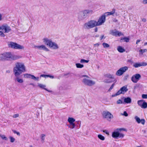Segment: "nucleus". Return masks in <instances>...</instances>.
Segmentation results:
<instances>
[{"mask_svg": "<svg viewBox=\"0 0 147 147\" xmlns=\"http://www.w3.org/2000/svg\"><path fill=\"white\" fill-rule=\"evenodd\" d=\"M21 57L20 56L13 55L10 52H5L0 54V60L1 61H11Z\"/></svg>", "mask_w": 147, "mask_h": 147, "instance_id": "nucleus-1", "label": "nucleus"}, {"mask_svg": "<svg viewBox=\"0 0 147 147\" xmlns=\"http://www.w3.org/2000/svg\"><path fill=\"white\" fill-rule=\"evenodd\" d=\"M43 41L45 44L53 49H56L59 48L58 45L55 42H53L50 39L44 38L43 39Z\"/></svg>", "mask_w": 147, "mask_h": 147, "instance_id": "nucleus-2", "label": "nucleus"}, {"mask_svg": "<svg viewBox=\"0 0 147 147\" xmlns=\"http://www.w3.org/2000/svg\"><path fill=\"white\" fill-rule=\"evenodd\" d=\"M16 66L14 68L13 71L16 77L19 76L22 72L25 71L24 65H16Z\"/></svg>", "mask_w": 147, "mask_h": 147, "instance_id": "nucleus-3", "label": "nucleus"}, {"mask_svg": "<svg viewBox=\"0 0 147 147\" xmlns=\"http://www.w3.org/2000/svg\"><path fill=\"white\" fill-rule=\"evenodd\" d=\"M96 21L94 20H91L85 23L83 25V28L85 29L89 30L97 26Z\"/></svg>", "mask_w": 147, "mask_h": 147, "instance_id": "nucleus-4", "label": "nucleus"}, {"mask_svg": "<svg viewBox=\"0 0 147 147\" xmlns=\"http://www.w3.org/2000/svg\"><path fill=\"white\" fill-rule=\"evenodd\" d=\"M93 11L92 10H85L83 12H81L79 14L78 18L80 20L84 19L87 16V14L92 13Z\"/></svg>", "mask_w": 147, "mask_h": 147, "instance_id": "nucleus-5", "label": "nucleus"}, {"mask_svg": "<svg viewBox=\"0 0 147 147\" xmlns=\"http://www.w3.org/2000/svg\"><path fill=\"white\" fill-rule=\"evenodd\" d=\"M116 130L117 131H114L112 133V136L113 138H117L118 137L123 138L124 137V135L123 134H120L119 132V131H126L125 129L123 128L117 129Z\"/></svg>", "mask_w": 147, "mask_h": 147, "instance_id": "nucleus-6", "label": "nucleus"}, {"mask_svg": "<svg viewBox=\"0 0 147 147\" xmlns=\"http://www.w3.org/2000/svg\"><path fill=\"white\" fill-rule=\"evenodd\" d=\"M82 77H86V78H84L82 80L83 82L85 85L89 86H91L94 85L95 84V82L90 80L88 79L89 77L87 76L83 75Z\"/></svg>", "mask_w": 147, "mask_h": 147, "instance_id": "nucleus-7", "label": "nucleus"}, {"mask_svg": "<svg viewBox=\"0 0 147 147\" xmlns=\"http://www.w3.org/2000/svg\"><path fill=\"white\" fill-rule=\"evenodd\" d=\"M8 46L9 47L15 49H23L24 48L23 46L13 42H9Z\"/></svg>", "mask_w": 147, "mask_h": 147, "instance_id": "nucleus-8", "label": "nucleus"}, {"mask_svg": "<svg viewBox=\"0 0 147 147\" xmlns=\"http://www.w3.org/2000/svg\"><path fill=\"white\" fill-rule=\"evenodd\" d=\"M105 21L106 15L103 14L99 17L98 21H96V24L97 26H99L103 24Z\"/></svg>", "mask_w": 147, "mask_h": 147, "instance_id": "nucleus-9", "label": "nucleus"}, {"mask_svg": "<svg viewBox=\"0 0 147 147\" xmlns=\"http://www.w3.org/2000/svg\"><path fill=\"white\" fill-rule=\"evenodd\" d=\"M0 30L4 33H8L11 30L10 27L6 24H4L0 26Z\"/></svg>", "mask_w": 147, "mask_h": 147, "instance_id": "nucleus-10", "label": "nucleus"}, {"mask_svg": "<svg viewBox=\"0 0 147 147\" xmlns=\"http://www.w3.org/2000/svg\"><path fill=\"white\" fill-rule=\"evenodd\" d=\"M128 89L127 88V86H123L121 87L120 90H118L114 95H113V96H115L121 94H124L125 92L127 91Z\"/></svg>", "mask_w": 147, "mask_h": 147, "instance_id": "nucleus-11", "label": "nucleus"}, {"mask_svg": "<svg viewBox=\"0 0 147 147\" xmlns=\"http://www.w3.org/2000/svg\"><path fill=\"white\" fill-rule=\"evenodd\" d=\"M141 76L140 74H137L134 75L131 77L132 81L134 83H137L141 78Z\"/></svg>", "mask_w": 147, "mask_h": 147, "instance_id": "nucleus-12", "label": "nucleus"}, {"mask_svg": "<svg viewBox=\"0 0 147 147\" xmlns=\"http://www.w3.org/2000/svg\"><path fill=\"white\" fill-rule=\"evenodd\" d=\"M127 69L128 67H124L121 68L117 71L116 73V75L117 76L122 75Z\"/></svg>", "mask_w": 147, "mask_h": 147, "instance_id": "nucleus-13", "label": "nucleus"}, {"mask_svg": "<svg viewBox=\"0 0 147 147\" xmlns=\"http://www.w3.org/2000/svg\"><path fill=\"white\" fill-rule=\"evenodd\" d=\"M75 121V119L74 118L72 117H69L68 121L70 123L69 127L71 129H73L75 127V124L74 123Z\"/></svg>", "mask_w": 147, "mask_h": 147, "instance_id": "nucleus-14", "label": "nucleus"}, {"mask_svg": "<svg viewBox=\"0 0 147 147\" xmlns=\"http://www.w3.org/2000/svg\"><path fill=\"white\" fill-rule=\"evenodd\" d=\"M102 116L105 118H108L111 119L113 118V115L109 112L104 111L102 113Z\"/></svg>", "mask_w": 147, "mask_h": 147, "instance_id": "nucleus-15", "label": "nucleus"}, {"mask_svg": "<svg viewBox=\"0 0 147 147\" xmlns=\"http://www.w3.org/2000/svg\"><path fill=\"white\" fill-rule=\"evenodd\" d=\"M110 34L114 36H121L123 35V34L121 32L118 31H114L112 30L111 31Z\"/></svg>", "mask_w": 147, "mask_h": 147, "instance_id": "nucleus-16", "label": "nucleus"}, {"mask_svg": "<svg viewBox=\"0 0 147 147\" xmlns=\"http://www.w3.org/2000/svg\"><path fill=\"white\" fill-rule=\"evenodd\" d=\"M105 76L106 78H109L112 79L113 80L108 81H107V80H106V82L108 83H111L113 81H114V78L113 76L112 75L110 74H105Z\"/></svg>", "mask_w": 147, "mask_h": 147, "instance_id": "nucleus-17", "label": "nucleus"}, {"mask_svg": "<svg viewBox=\"0 0 147 147\" xmlns=\"http://www.w3.org/2000/svg\"><path fill=\"white\" fill-rule=\"evenodd\" d=\"M35 48L40 50H43L46 51H49V50L45 45L36 46L34 47Z\"/></svg>", "mask_w": 147, "mask_h": 147, "instance_id": "nucleus-18", "label": "nucleus"}, {"mask_svg": "<svg viewBox=\"0 0 147 147\" xmlns=\"http://www.w3.org/2000/svg\"><path fill=\"white\" fill-rule=\"evenodd\" d=\"M135 119L138 123H141L143 125H144V124L145 122V119H142L141 120L140 118L137 116H136L135 117Z\"/></svg>", "mask_w": 147, "mask_h": 147, "instance_id": "nucleus-19", "label": "nucleus"}, {"mask_svg": "<svg viewBox=\"0 0 147 147\" xmlns=\"http://www.w3.org/2000/svg\"><path fill=\"white\" fill-rule=\"evenodd\" d=\"M115 9L113 8V9L111 12H106L104 14H105V15H106V14H107V16H109V15H112L113 14L115 13Z\"/></svg>", "mask_w": 147, "mask_h": 147, "instance_id": "nucleus-20", "label": "nucleus"}, {"mask_svg": "<svg viewBox=\"0 0 147 147\" xmlns=\"http://www.w3.org/2000/svg\"><path fill=\"white\" fill-rule=\"evenodd\" d=\"M117 49L118 51L120 53H123L125 51V50L120 46L118 47Z\"/></svg>", "mask_w": 147, "mask_h": 147, "instance_id": "nucleus-21", "label": "nucleus"}, {"mask_svg": "<svg viewBox=\"0 0 147 147\" xmlns=\"http://www.w3.org/2000/svg\"><path fill=\"white\" fill-rule=\"evenodd\" d=\"M124 101L126 103H129L131 102V100L130 98L127 97L125 98Z\"/></svg>", "mask_w": 147, "mask_h": 147, "instance_id": "nucleus-22", "label": "nucleus"}, {"mask_svg": "<svg viewBox=\"0 0 147 147\" xmlns=\"http://www.w3.org/2000/svg\"><path fill=\"white\" fill-rule=\"evenodd\" d=\"M38 86H39L41 88L43 89L48 92H50V91L48 90L47 89L45 88L46 86L45 85L41 84H39L38 85Z\"/></svg>", "mask_w": 147, "mask_h": 147, "instance_id": "nucleus-23", "label": "nucleus"}, {"mask_svg": "<svg viewBox=\"0 0 147 147\" xmlns=\"http://www.w3.org/2000/svg\"><path fill=\"white\" fill-rule=\"evenodd\" d=\"M141 108L143 109H146L147 108V103L145 102L144 101L142 103V105Z\"/></svg>", "mask_w": 147, "mask_h": 147, "instance_id": "nucleus-24", "label": "nucleus"}, {"mask_svg": "<svg viewBox=\"0 0 147 147\" xmlns=\"http://www.w3.org/2000/svg\"><path fill=\"white\" fill-rule=\"evenodd\" d=\"M144 100H140L138 101V105L141 107L142 105V103L144 102Z\"/></svg>", "mask_w": 147, "mask_h": 147, "instance_id": "nucleus-25", "label": "nucleus"}, {"mask_svg": "<svg viewBox=\"0 0 147 147\" xmlns=\"http://www.w3.org/2000/svg\"><path fill=\"white\" fill-rule=\"evenodd\" d=\"M98 137L99 139L102 140H104L105 139L104 137L100 134H98Z\"/></svg>", "mask_w": 147, "mask_h": 147, "instance_id": "nucleus-26", "label": "nucleus"}, {"mask_svg": "<svg viewBox=\"0 0 147 147\" xmlns=\"http://www.w3.org/2000/svg\"><path fill=\"white\" fill-rule=\"evenodd\" d=\"M102 45L103 47L105 48H108L109 47V45L108 44L105 42L103 43Z\"/></svg>", "mask_w": 147, "mask_h": 147, "instance_id": "nucleus-27", "label": "nucleus"}, {"mask_svg": "<svg viewBox=\"0 0 147 147\" xmlns=\"http://www.w3.org/2000/svg\"><path fill=\"white\" fill-rule=\"evenodd\" d=\"M147 51V50L146 49H141L139 51L140 52V54L142 55L143 53L146 52Z\"/></svg>", "mask_w": 147, "mask_h": 147, "instance_id": "nucleus-28", "label": "nucleus"}, {"mask_svg": "<svg viewBox=\"0 0 147 147\" xmlns=\"http://www.w3.org/2000/svg\"><path fill=\"white\" fill-rule=\"evenodd\" d=\"M31 75L28 74H24V77L25 78H30Z\"/></svg>", "mask_w": 147, "mask_h": 147, "instance_id": "nucleus-29", "label": "nucleus"}, {"mask_svg": "<svg viewBox=\"0 0 147 147\" xmlns=\"http://www.w3.org/2000/svg\"><path fill=\"white\" fill-rule=\"evenodd\" d=\"M88 60H86L85 59H82L80 61V62L81 63H88L89 62Z\"/></svg>", "mask_w": 147, "mask_h": 147, "instance_id": "nucleus-30", "label": "nucleus"}, {"mask_svg": "<svg viewBox=\"0 0 147 147\" xmlns=\"http://www.w3.org/2000/svg\"><path fill=\"white\" fill-rule=\"evenodd\" d=\"M5 34L3 33V32L2 30H0V36L1 37H4L5 36Z\"/></svg>", "mask_w": 147, "mask_h": 147, "instance_id": "nucleus-31", "label": "nucleus"}, {"mask_svg": "<svg viewBox=\"0 0 147 147\" xmlns=\"http://www.w3.org/2000/svg\"><path fill=\"white\" fill-rule=\"evenodd\" d=\"M0 136L3 139L5 140H7V138L4 135H0Z\"/></svg>", "mask_w": 147, "mask_h": 147, "instance_id": "nucleus-32", "label": "nucleus"}, {"mask_svg": "<svg viewBox=\"0 0 147 147\" xmlns=\"http://www.w3.org/2000/svg\"><path fill=\"white\" fill-rule=\"evenodd\" d=\"M123 39L126 42H129V39L127 37H125Z\"/></svg>", "mask_w": 147, "mask_h": 147, "instance_id": "nucleus-33", "label": "nucleus"}, {"mask_svg": "<svg viewBox=\"0 0 147 147\" xmlns=\"http://www.w3.org/2000/svg\"><path fill=\"white\" fill-rule=\"evenodd\" d=\"M41 136H41V139L42 140V142H44V137L45 136V134H42L41 135Z\"/></svg>", "mask_w": 147, "mask_h": 147, "instance_id": "nucleus-34", "label": "nucleus"}, {"mask_svg": "<svg viewBox=\"0 0 147 147\" xmlns=\"http://www.w3.org/2000/svg\"><path fill=\"white\" fill-rule=\"evenodd\" d=\"M13 132L14 133L18 135L19 136H20V134L19 132H17L16 130H13Z\"/></svg>", "mask_w": 147, "mask_h": 147, "instance_id": "nucleus-35", "label": "nucleus"}, {"mask_svg": "<svg viewBox=\"0 0 147 147\" xmlns=\"http://www.w3.org/2000/svg\"><path fill=\"white\" fill-rule=\"evenodd\" d=\"M115 85V83H113L112 84V85L111 86L110 88L109 89V90H108V91H111V90L113 88Z\"/></svg>", "mask_w": 147, "mask_h": 147, "instance_id": "nucleus-36", "label": "nucleus"}, {"mask_svg": "<svg viewBox=\"0 0 147 147\" xmlns=\"http://www.w3.org/2000/svg\"><path fill=\"white\" fill-rule=\"evenodd\" d=\"M142 97L143 98L147 99V94H143L142 95Z\"/></svg>", "mask_w": 147, "mask_h": 147, "instance_id": "nucleus-37", "label": "nucleus"}, {"mask_svg": "<svg viewBox=\"0 0 147 147\" xmlns=\"http://www.w3.org/2000/svg\"><path fill=\"white\" fill-rule=\"evenodd\" d=\"M10 141L11 142H13L15 140L14 138L12 137H10Z\"/></svg>", "mask_w": 147, "mask_h": 147, "instance_id": "nucleus-38", "label": "nucleus"}, {"mask_svg": "<svg viewBox=\"0 0 147 147\" xmlns=\"http://www.w3.org/2000/svg\"><path fill=\"white\" fill-rule=\"evenodd\" d=\"M76 67L78 68H81L83 67L84 65H76Z\"/></svg>", "mask_w": 147, "mask_h": 147, "instance_id": "nucleus-39", "label": "nucleus"}, {"mask_svg": "<svg viewBox=\"0 0 147 147\" xmlns=\"http://www.w3.org/2000/svg\"><path fill=\"white\" fill-rule=\"evenodd\" d=\"M17 81L18 82L20 83H22L23 82V80L22 79H20L19 78L17 79Z\"/></svg>", "mask_w": 147, "mask_h": 147, "instance_id": "nucleus-40", "label": "nucleus"}, {"mask_svg": "<svg viewBox=\"0 0 147 147\" xmlns=\"http://www.w3.org/2000/svg\"><path fill=\"white\" fill-rule=\"evenodd\" d=\"M117 103L118 104H122V101L121 100L119 99L117 101Z\"/></svg>", "mask_w": 147, "mask_h": 147, "instance_id": "nucleus-41", "label": "nucleus"}, {"mask_svg": "<svg viewBox=\"0 0 147 147\" xmlns=\"http://www.w3.org/2000/svg\"><path fill=\"white\" fill-rule=\"evenodd\" d=\"M127 62L128 64H132L134 63L131 60H128L127 61Z\"/></svg>", "mask_w": 147, "mask_h": 147, "instance_id": "nucleus-42", "label": "nucleus"}, {"mask_svg": "<svg viewBox=\"0 0 147 147\" xmlns=\"http://www.w3.org/2000/svg\"><path fill=\"white\" fill-rule=\"evenodd\" d=\"M146 65H134V66L135 67H139Z\"/></svg>", "mask_w": 147, "mask_h": 147, "instance_id": "nucleus-43", "label": "nucleus"}, {"mask_svg": "<svg viewBox=\"0 0 147 147\" xmlns=\"http://www.w3.org/2000/svg\"><path fill=\"white\" fill-rule=\"evenodd\" d=\"M41 76V77H45V78H46L47 77H48V76H49V75H45V74H42L40 76Z\"/></svg>", "mask_w": 147, "mask_h": 147, "instance_id": "nucleus-44", "label": "nucleus"}, {"mask_svg": "<svg viewBox=\"0 0 147 147\" xmlns=\"http://www.w3.org/2000/svg\"><path fill=\"white\" fill-rule=\"evenodd\" d=\"M142 2L144 4H147V0H143Z\"/></svg>", "mask_w": 147, "mask_h": 147, "instance_id": "nucleus-45", "label": "nucleus"}, {"mask_svg": "<svg viewBox=\"0 0 147 147\" xmlns=\"http://www.w3.org/2000/svg\"><path fill=\"white\" fill-rule=\"evenodd\" d=\"M18 116H19L18 114H16L14 115H13V118H16V117H18Z\"/></svg>", "mask_w": 147, "mask_h": 147, "instance_id": "nucleus-46", "label": "nucleus"}, {"mask_svg": "<svg viewBox=\"0 0 147 147\" xmlns=\"http://www.w3.org/2000/svg\"><path fill=\"white\" fill-rule=\"evenodd\" d=\"M123 115H124L126 117L128 116V115L127 112L125 111L123 112Z\"/></svg>", "mask_w": 147, "mask_h": 147, "instance_id": "nucleus-47", "label": "nucleus"}, {"mask_svg": "<svg viewBox=\"0 0 147 147\" xmlns=\"http://www.w3.org/2000/svg\"><path fill=\"white\" fill-rule=\"evenodd\" d=\"M99 45V44L98 43H97L94 45V47H98Z\"/></svg>", "mask_w": 147, "mask_h": 147, "instance_id": "nucleus-48", "label": "nucleus"}, {"mask_svg": "<svg viewBox=\"0 0 147 147\" xmlns=\"http://www.w3.org/2000/svg\"><path fill=\"white\" fill-rule=\"evenodd\" d=\"M30 78H31L33 79H36V78L34 75H31Z\"/></svg>", "mask_w": 147, "mask_h": 147, "instance_id": "nucleus-49", "label": "nucleus"}, {"mask_svg": "<svg viewBox=\"0 0 147 147\" xmlns=\"http://www.w3.org/2000/svg\"><path fill=\"white\" fill-rule=\"evenodd\" d=\"M142 21L144 22H146V19L145 18H143L142 19Z\"/></svg>", "mask_w": 147, "mask_h": 147, "instance_id": "nucleus-50", "label": "nucleus"}, {"mask_svg": "<svg viewBox=\"0 0 147 147\" xmlns=\"http://www.w3.org/2000/svg\"><path fill=\"white\" fill-rule=\"evenodd\" d=\"M140 40H137L136 42V44H138L139 42H140Z\"/></svg>", "mask_w": 147, "mask_h": 147, "instance_id": "nucleus-51", "label": "nucleus"}, {"mask_svg": "<svg viewBox=\"0 0 147 147\" xmlns=\"http://www.w3.org/2000/svg\"><path fill=\"white\" fill-rule=\"evenodd\" d=\"M104 37L103 35L101 36L100 37V40H102Z\"/></svg>", "mask_w": 147, "mask_h": 147, "instance_id": "nucleus-52", "label": "nucleus"}, {"mask_svg": "<svg viewBox=\"0 0 147 147\" xmlns=\"http://www.w3.org/2000/svg\"><path fill=\"white\" fill-rule=\"evenodd\" d=\"M2 19V16L0 13V21H1Z\"/></svg>", "mask_w": 147, "mask_h": 147, "instance_id": "nucleus-53", "label": "nucleus"}, {"mask_svg": "<svg viewBox=\"0 0 147 147\" xmlns=\"http://www.w3.org/2000/svg\"><path fill=\"white\" fill-rule=\"evenodd\" d=\"M97 30H98V28H97L96 27L94 29V31L95 32H97Z\"/></svg>", "mask_w": 147, "mask_h": 147, "instance_id": "nucleus-54", "label": "nucleus"}, {"mask_svg": "<svg viewBox=\"0 0 147 147\" xmlns=\"http://www.w3.org/2000/svg\"><path fill=\"white\" fill-rule=\"evenodd\" d=\"M48 77H49L50 78H54V77L53 76H50V75H49V76H48Z\"/></svg>", "mask_w": 147, "mask_h": 147, "instance_id": "nucleus-55", "label": "nucleus"}, {"mask_svg": "<svg viewBox=\"0 0 147 147\" xmlns=\"http://www.w3.org/2000/svg\"><path fill=\"white\" fill-rule=\"evenodd\" d=\"M69 74V73H67V74H64V76H67L68 74Z\"/></svg>", "mask_w": 147, "mask_h": 147, "instance_id": "nucleus-56", "label": "nucleus"}, {"mask_svg": "<svg viewBox=\"0 0 147 147\" xmlns=\"http://www.w3.org/2000/svg\"><path fill=\"white\" fill-rule=\"evenodd\" d=\"M103 132H105V133H106V134H107V131H106V130H104L103 131Z\"/></svg>", "mask_w": 147, "mask_h": 147, "instance_id": "nucleus-57", "label": "nucleus"}, {"mask_svg": "<svg viewBox=\"0 0 147 147\" xmlns=\"http://www.w3.org/2000/svg\"><path fill=\"white\" fill-rule=\"evenodd\" d=\"M99 35L98 34H97L96 35H95V37H99Z\"/></svg>", "mask_w": 147, "mask_h": 147, "instance_id": "nucleus-58", "label": "nucleus"}, {"mask_svg": "<svg viewBox=\"0 0 147 147\" xmlns=\"http://www.w3.org/2000/svg\"><path fill=\"white\" fill-rule=\"evenodd\" d=\"M10 72V71L9 70H7L6 71V72H7V73H9Z\"/></svg>", "mask_w": 147, "mask_h": 147, "instance_id": "nucleus-59", "label": "nucleus"}, {"mask_svg": "<svg viewBox=\"0 0 147 147\" xmlns=\"http://www.w3.org/2000/svg\"><path fill=\"white\" fill-rule=\"evenodd\" d=\"M142 64H143V65H144V64H147V63H145V62H143V63Z\"/></svg>", "mask_w": 147, "mask_h": 147, "instance_id": "nucleus-60", "label": "nucleus"}, {"mask_svg": "<svg viewBox=\"0 0 147 147\" xmlns=\"http://www.w3.org/2000/svg\"><path fill=\"white\" fill-rule=\"evenodd\" d=\"M147 45V42H145L144 43V45Z\"/></svg>", "mask_w": 147, "mask_h": 147, "instance_id": "nucleus-61", "label": "nucleus"}, {"mask_svg": "<svg viewBox=\"0 0 147 147\" xmlns=\"http://www.w3.org/2000/svg\"><path fill=\"white\" fill-rule=\"evenodd\" d=\"M17 64L19 65V64H21L20 63H17Z\"/></svg>", "mask_w": 147, "mask_h": 147, "instance_id": "nucleus-62", "label": "nucleus"}, {"mask_svg": "<svg viewBox=\"0 0 147 147\" xmlns=\"http://www.w3.org/2000/svg\"><path fill=\"white\" fill-rule=\"evenodd\" d=\"M135 64L137 65V64H138V63H136Z\"/></svg>", "mask_w": 147, "mask_h": 147, "instance_id": "nucleus-63", "label": "nucleus"}, {"mask_svg": "<svg viewBox=\"0 0 147 147\" xmlns=\"http://www.w3.org/2000/svg\"><path fill=\"white\" fill-rule=\"evenodd\" d=\"M76 64L78 65V64H80V63H76Z\"/></svg>", "mask_w": 147, "mask_h": 147, "instance_id": "nucleus-64", "label": "nucleus"}]
</instances>
